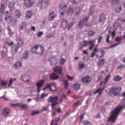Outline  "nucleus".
I'll list each match as a JSON object with an SVG mask.
<instances>
[{"instance_id":"2eb2a0df","label":"nucleus","mask_w":125,"mask_h":125,"mask_svg":"<svg viewBox=\"0 0 125 125\" xmlns=\"http://www.w3.org/2000/svg\"><path fill=\"white\" fill-rule=\"evenodd\" d=\"M40 49L39 50H36V52H34V53L36 54L40 55L43 52L44 48L42 46H40Z\"/></svg>"},{"instance_id":"cd10ccee","label":"nucleus","mask_w":125,"mask_h":125,"mask_svg":"<svg viewBox=\"0 0 125 125\" xmlns=\"http://www.w3.org/2000/svg\"><path fill=\"white\" fill-rule=\"evenodd\" d=\"M105 62V59H102L99 60L97 63V65L98 67H100L103 65Z\"/></svg>"},{"instance_id":"79ce46f5","label":"nucleus","mask_w":125,"mask_h":125,"mask_svg":"<svg viewBox=\"0 0 125 125\" xmlns=\"http://www.w3.org/2000/svg\"><path fill=\"white\" fill-rule=\"evenodd\" d=\"M82 104V102L80 101H78L74 104V106H78Z\"/></svg>"},{"instance_id":"72a5a7b5","label":"nucleus","mask_w":125,"mask_h":125,"mask_svg":"<svg viewBox=\"0 0 125 125\" xmlns=\"http://www.w3.org/2000/svg\"><path fill=\"white\" fill-rule=\"evenodd\" d=\"M63 83L65 88H67L68 87V81L67 80L64 79L63 80Z\"/></svg>"},{"instance_id":"ddd939ff","label":"nucleus","mask_w":125,"mask_h":125,"mask_svg":"<svg viewBox=\"0 0 125 125\" xmlns=\"http://www.w3.org/2000/svg\"><path fill=\"white\" fill-rule=\"evenodd\" d=\"M44 80H41L39 81L36 84V86L37 87V89L38 90V93H39L41 90L39 88L42 86L44 82Z\"/></svg>"},{"instance_id":"9d476101","label":"nucleus","mask_w":125,"mask_h":125,"mask_svg":"<svg viewBox=\"0 0 125 125\" xmlns=\"http://www.w3.org/2000/svg\"><path fill=\"white\" fill-rule=\"evenodd\" d=\"M55 82H52L47 85V87L50 90L53 91H55Z\"/></svg>"},{"instance_id":"bf43d9fd","label":"nucleus","mask_w":125,"mask_h":125,"mask_svg":"<svg viewBox=\"0 0 125 125\" xmlns=\"http://www.w3.org/2000/svg\"><path fill=\"white\" fill-rule=\"evenodd\" d=\"M53 37V35L51 34H49L47 35L46 36V38L47 39Z\"/></svg>"},{"instance_id":"de8ad7c7","label":"nucleus","mask_w":125,"mask_h":125,"mask_svg":"<svg viewBox=\"0 0 125 125\" xmlns=\"http://www.w3.org/2000/svg\"><path fill=\"white\" fill-rule=\"evenodd\" d=\"M39 113V112L37 111H34L32 112L31 115L32 116H34L38 114Z\"/></svg>"},{"instance_id":"5701e85b","label":"nucleus","mask_w":125,"mask_h":125,"mask_svg":"<svg viewBox=\"0 0 125 125\" xmlns=\"http://www.w3.org/2000/svg\"><path fill=\"white\" fill-rule=\"evenodd\" d=\"M62 26L63 28L67 27L68 26L67 21L65 19H64L62 20Z\"/></svg>"},{"instance_id":"680f3d73","label":"nucleus","mask_w":125,"mask_h":125,"mask_svg":"<svg viewBox=\"0 0 125 125\" xmlns=\"http://www.w3.org/2000/svg\"><path fill=\"white\" fill-rule=\"evenodd\" d=\"M102 39V37H100L99 38H98V43H99L100 42H101V40Z\"/></svg>"},{"instance_id":"473e14b6","label":"nucleus","mask_w":125,"mask_h":125,"mask_svg":"<svg viewBox=\"0 0 125 125\" xmlns=\"http://www.w3.org/2000/svg\"><path fill=\"white\" fill-rule=\"evenodd\" d=\"M75 12L76 15H78L80 13V9L79 7H76L75 8Z\"/></svg>"},{"instance_id":"423d86ee","label":"nucleus","mask_w":125,"mask_h":125,"mask_svg":"<svg viewBox=\"0 0 125 125\" xmlns=\"http://www.w3.org/2000/svg\"><path fill=\"white\" fill-rule=\"evenodd\" d=\"M10 112L11 110L9 108L5 107L2 110V115L5 116L7 117Z\"/></svg>"},{"instance_id":"0eeeda50","label":"nucleus","mask_w":125,"mask_h":125,"mask_svg":"<svg viewBox=\"0 0 125 125\" xmlns=\"http://www.w3.org/2000/svg\"><path fill=\"white\" fill-rule=\"evenodd\" d=\"M50 4V2L49 0H46L45 1L40 0L39 1V3L37 5V6L40 9H42L41 5L42 4H45V6H47Z\"/></svg>"},{"instance_id":"c03bdc74","label":"nucleus","mask_w":125,"mask_h":125,"mask_svg":"<svg viewBox=\"0 0 125 125\" xmlns=\"http://www.w3.org/2000/svg\"><path fill=\"white\" fill-rule=\"evenodd\" d=\"M80 0H71V1L73 4H77L79 2Z\"/></svg>"},{"instance_id":"f3484780","label":"nucleus","mask_w":125,"mask_h":125,"mask_svg":"<svg viewBox=\"0 0 125 125\" xmlns=\"http://www.w3.org/2000/svg\"><path fill=\"white\" fill-rule=\"evenodd\" d=\"M22 66V63L20 61H18L14 65V68L16 69H19Z\"/></svg>"},{"instance_id":"69168bd1","label":"nucleus","mask_w":125,"mask_h":125,"mask_svg":"<svg viewBox=\"0 0 125 125\" xmlns=\"http://www.w3.org/2000/svg\"><path fill=\"white\" fill-rule=\"evenodd\" d=\"M98 51V50L97 49H94L93 52L95 54Z\"/></svg>"},{"instance_id":"052dcab7","label":"nucleus","mask_w":125,"mask_h":125,"mask_svg":"<svg viewBox=\"0 0 125 125\" xmlns=\"http://www.w3.org/2000/svg\"><path fill=\"white\" fill-rule=\"evenodd\" d=\"M60 118H55L56 121H55V124L54 125H57V124Z\"/></svg>"},{"instance_id":"a19ab883","label":"nucleus","mask_w":125,"mask_h":125,"mask_svg":"<svg viewBox=\"0 0 125 125\" xmlns=\"http://www.w3.org/2000/svg\"><path fill=\"white\" fill-rule=\"evenodd\" d=\"M83 123L84 125H91L90 122L87 120L84 121L83 122Z\"/></svg>"},{"instance_id":"412c9836","label":"nucleus","mask_w":125,"mask_h":125,"mask_svg":"<svg viewBox=\"0 0 125 125\" xmlns=\"http://www.w3.org/2000/svg\"><path fill=\"white\" fill-rule=\"evenodd\" d=\"M25 18L29 19L31 18L32 13L31 11L27 10L25 12Z\"/></svg>"},{"instance_id":"4d7b16f0","label":"nucleus","mask_w":125,"mask_h":125,"mask_svg":"<svg viewBox=\"0 0 125 125\" xmlns=\"http://www.w3.org/2000/svg\"><path fill=\"white\" fill-rule=\"evenodd\" d=\"M110 76V75H108L105 79V82L104 83V84H105L108 81V78Z\"/></svg>"},{"instance_id":"3c124183","label":"nucleus","mask_w":125,"mask_h":125,"mask_svg":"<svg viewBox=\"0 0 125 125\" xmlns=\"http://www.w3.org/2000/svg\"><path fill=\"white\" fill-rule=\"evenodd\" d=\"M115 10L116 12L118 13H119L121 10V7H119V8H117Z\"/></svg>"},{"instance_id":"b1692460","label":"nucleus","mask_w":125,"mask_h":125,"mask_svg":"<svg viewBox=\"0 0 125 125\" xmlns=\"http://www.w3.org/2000/svg\"><path fill=\"white\" fill-rule=\"evenodd\" d=\"M50 78L51 80H54L58 78L59 77L57 75L52 73L50 75Z\"/></svg>"},{"instance_id":"603ef678","label":"nucleus","mask_w":125,"mask_h":125,"mask_svg":"<svg viewBox=\"0 0 125 125\" xmlns=\"http://www.w3.org/2000/svg\"><path fill=\"white\" fill-rule=\"evenodd\" d=\"M43 34V32L42 31H40L38 32L37 34V35L38 37H40Z\"/></svg>"},{"instance_id":"338daca9","label":"nucleus","mask_w":125,"mask_h":125,"mask_svg":"<svg viewBox=\"0 0 125 125\" xmlns=\"http://www.w3.org/2000/svg\"><path fill=\"white\" fill-rule=\"evenodd\" d=\"M2 98L4 100L6 101H7L8 100V99L6 97H5L4 95H3L2 97Z\"/></svg>"},{"instance_id":"8fccbe9b","label":"nucleus","mask_w":125,"mask_h":125,"mask_svg":"<svg viewBox=\"0 0 125 125\" xmlns=\"http://www.w3.org/2000/svg\"><path fill=\"white\" fill-rule=\"evenodd\" d=\"M48 108V106H44L42 108V111H44L47 110Z\"/></svg>"},{"instance_id":"7c9ffc66","label":"nucleus","mask_w":125,"mask_h":125,"mask_svg":"<svg viewBox=\"0 0 125 125\" xmlns=\"http://www.w3.org/2000/svg\"><path fill=\"white\" fill-rule=\"evenodd\" d=\"M5 5L4 4H1L0 10L1 13H3L4 12Z\"/></svg>"},{"instance_id":"bb28decb","label":"nucleus","mask_w":125,"mask_h":125,"mask_svg":"<svg viewBox=\"0 0 125 125\" xmlns=\"http://www.w3.org/2000/svg\"><path fill=\"white\" fill-rule=\"evenodd\" d=\"M105 88V87H104L102 89L99 88L94 93V94H95L97 93H98L99 95H100L101 94L102 92L104 89Z\"/></svg>"},{"instance_id":"9b49d317","label":"nucleus","mask_w":125,"mask_h":125,"mask_svg":"<svg viewBox=\"0 0 125 125\" xmlns=\"http://www.w3.org/2000/svg\"><path fill=\"white\" fill-rule=\"evenodd\" d=\"M33 3V2L31 0H26L24 2L25 6L28 8L30 7Z\"/></svg>"},{"instance_id":"864d4df0","label":"nucleus","mask_w":125,"mask_h":125,"mask_svg":"<svg viewBox=\"0 0 125 125\" xmlns=\"http://www.w3.org/2000/svg\"><path fill=\"white\" fill-rule=\"evenodd\" d=\"M13 81V79L12 78H10V80L9 81V84L8 85V86H9L11 85V83Z\"/></svg>"},{"instance_id":"774afa93","label":"nucleus","mask_w":125,"mask_h":125,"mask_svg":"<svg viewBox=\"0 0 125 125\" xmlns=\"http://www.w3.org/2000/svg\"><path fill=\"white\" fill-rule=\"evenodd\" d=\"M56 112L59 113H60L61 112V109L60 108H58L56 110Z\"/></svg>"},{"instance_id":"c756f323","label":"nucleus","mask_w":125,"mask_h":125,"mask_svg":"<svg viewBox=\"0 0 125 125\" xmlns=\"http://www.w3.org/2000/svg\"><path fill=\"white\" fill-rule=\"evenodd\" d=\"M39 46L36 45L33 46L31 50V51L33 53H34V52H36V50L38 48Z\"/></svg>"},{"instance_id":"4c0bfd02","label":"nucleus","mask_w":125,"mask_h":125,"mask_svg":"<svg viewBox=\"0 0 125 125\" xmlns=\"http://www.w3.org/2000/svg\"><path fill=\"white\" fill-rule=\"evenodd\" d=\"M19 105L21 108L24 109H26L27 107V105L26 104H22L21 105Z\"/></svg>"},{"instance_id":"c9c22d12","label":"nucleus","mask_w":125,"mask_h":125,"mask_svg":"<svg viewBox=\"0 0 125 125\" xmlns=\"http://www.w3.org/2000/svg\"><path fill=\"white\" fill-rule=\"evenodd\" d=\"M88 41H84L83 43L81 44V45L83 47H86L87 45H88Z\"/></svg>"},{"instance_id":"6ab92c4d","label":"nucleus","mask_w":125,"mask_h":125,"mask_svg":"<svg viewBox=\"0 0 125 125\" xmlns=\"http://www.w3.org/2000/svg\"><path fill=\"white\" fill-rule=\"evenodd\" d=\"M85 66L84 63L81 62H80L78 65V70L81 71L83 67Z\"/></svg>"},{"instance_id":"a878e982","label":"nucleus","mask_w":125,"mask_h":125,"mask_svg":"<svg viewBox=\"0 0 125 125\" xmlns=\"http://www.w3.org/2000/svg\"><path fill=\"white\" fill-rule=\"evenodd\" d=\"M100 52H99V53H100V55L97 54L96 55V57L98 58H100L102 57L105 54V52L103 50L100 49Z\"/></svg>"},{"instance_id":"e433bc0d","label":"nucleus","mask_w":125,"mask_h":125,"mask_svg":"<svg viewBox=\"0 0 125 125\" xmlns=\"http://www.w3.org/2000/svg\"><path fill=\"white\" fill-rule=\"evenodd\" d=\"M65 61L66 60L64 59L61 58L59 61L60 64H63L65 63Z\"/></svg>"},{"instance_id":"13d9d810","label":"nucleus","mask_w":125,"mask_h":125,"mask_svg":"<svg viewBox=\"0 0 125 125\" xmlns=\"http://www.w3.org/2000/svg\"><path fill=\"white\" fill-rule=\"evenodd\" d=\"M89 58L88 57L84 56L83 58V60L85 61H88Z\"/></svg>"},{"instance_id":"f257e3e1","label":"nucleus","mask_w":125,"mask_h":125,"mask_svg":"<svg viewBox=\"0 0 125 125\" xmlns=\"http://www.w3.org/2000/svg\"><path fill=\"white\" fill-rule=\"evenodd\" d=\"M123 108H125L124 105H120L119 107H116L114 110L112 111L111 112V116L108 121H112L113 123H114L121 110Z\"/></svg>"},{"instance_id":"39448f33","label":"nucleus","mask_w":125,"mask_h":125,"mask_svg":"<svg viewBox=\"0 0 125 125\" xmlns=\"http://www.w3.org/2000/svg\"><path fill=\"white\" fill-rule=\"evenodd\" d=\"M81 80L83 83L87 85L91 81V78L90 77L87 75L83 77Z\"/></svg>"},{"instance_id":"09e8293b","label":"nucleus","mask_w":125,"mask_h":125,"mask_svg":"<svg viewBox=\"0 0 125 125\" xmlns=\"http://www.w3.org/2000/svg\"><path fill=\"white\" fill-rule=\"evenodd\" d=\"M71 25H68V30H69L70 29H71L72 28V26L74 24V23L73 22H72L71 23Z\"/></svg>"},{"instance_id":"2f4dec72","label":"nucleus","mask_w":125,"mask_h":125,"mask_svg":"<svg viewBox=\"0 0 125 125\" xmlns=\"http://www.w3.org/2000/svg\"><path fill=\"white\" fill-rule=\"evenodd\" d=\"M7 31L8 32V34L10 35V36H11L13 34V33L12 32L10 29L9 27L8 26L7 27Z\"/></svg>"},{"instance_id":"4468645a","label":"nucleus","mask_w":125,"mask_h":125,"mask_svg":"<svg viewBox=\"0 0 125 125\" xmlns=\"http://www.w3.org/2000/svg\"><path fill=\"white\" fill-rule=\"evenodd\" d=\"M56 16V14L53 12L52 11L49 13L48 16V18L49 20L52 21L54 19Z\"/></svg>"},{"instance_id":"6e6552de","label":"nucleus","mask_w":125,"mask_h":125,"mask_svg":"<svg viewBox=\"0 0 125 125\" xmlns=\"http://www.w3.org/2000/svg\"><path fill=\"white\" fill-rule=\"evenodd\" d=\"M16 3V1L15 0H11L9 2L8 7L10 11L13 10Z\"/></svg>"},{"instance_id":"49530a36","label":"nucleus","mask_w":125,"mask_h":125,"mask_svg":"<svg viewBox=\"0 0 125 125\" xmlns=\"http://www.w3.org/2000/svg\"><path fill=\"white\" fill-rule=\"evenodd\" d=\"M121 38L119 37H116L115 39V41L116 42H120L121 41Z\"/></svg>"},{"instance_id":"20e7f679","label":"nucleus","mask_w":125,"mask_h":125,"mask_svg":"<svg viewBox=\"0 0 125 125\" xmlns=\"http://www.w3.org/2000/svg\"><path fill=\"white\" fill-rule=\"evenodd\" d=\"M121 88L120 87H112L109 89L110 93L108 94L109 95H111V92H112L114 96L118 95L120 92L121 91Z\"/></svg>"},{"instance_id":"58836bf2","label":"nucleus","mask_w":125,"mask_h":125,"mask_svg":"<svg viewBox=\"0 0 125 125\" xmlns=\"http://www.w3.org/2000/svg\"><path fill=\"white\" fill-rule=\"evenodd\" d=\"M88 42V45H92L93 44H94V43L95 42V40H92Z\"/></svg>"},{"instance_id":"c85d7f7f","label":"nucleus","mask_w":125,"mask_h":125,"mask_svg":"<svg viewBox=\"0 0 125 125\" xmlns=\"http://www.w3.org/2000/svg\"><path fill=\"white\" fill-rule=\"evenodd\" d=\"M122 79V78L119 75L114 76L113 78L114 80L115 81H118L121 80Z\"/></svg>"},{"instance_id":"aec40b11","label":"nucleus","mask_w":125,"mask_h":125,"mask_svg":"<svg viewBox=\"0 0 125 125\" xmlns=\"http://www.w3.org/2000/svg\"><path fill=\"white\" fill-rule=\"evenodd\" d=\"M14 15L16 17L19 18L21 16V11L19 10H16L15 11Z\"/></svg>"},{"instance_id":"393cba45","label":"nucleus","mask_w":125,"mask_h":125,"mask_svg":"<svg viewBox=\"0 0 125 125\" xmlns=\"http://www.w3.org/2000/svg\"><path fill=\"white\" fill-rule=\"evenodd\" d=\"M29 52L27 51H25L22 54V58L25 59H26L28 58Z\"/></svg>"},{"instance_id":"5fc2aeb1","label":"nucleus","mask_w":125,"mask_h":125,"mask_svg":"<svg viewBox=\"0 0 125 125\" xmlns=\"http://www.w3.org/2000/svg\"><path fill=\"white\" fill-rule=\"evenodd\" d=\"M110 38V36L109 35H107V36L106 38V42L107 43H109L110 42L109 40V39Z\"/></svg>"},{"instance_id":"f03ea898","label":"nucleus","mask_w":125,"mask_h":125,"mask_svg":"<svg viewBox=\"0 0 125 125\" xmlns=\"http://www.w3.org/2000/svg\"><path fill=\"white\" fill-rule=\"evenodd\" d=\"M66 7V5H65L63 6L61 5L59 7L60 17H62L64 15V12H65L66 14L68 15H71L73 14V10L71 8L68 9L65 12Z\"/></svg>"},{"instance_id":"4be33fe9","label":"nucleus","mask_w":125,"mask_h":125,"mask_svg":"<svg viewBox=\"0 0 125 125\" xmlns=\"http://www.w3.org/2000/svg\"><path fill=\"white\" fill-rule=\"evenodd\" d=\"M20 48V46L18 45H14L11 48V49L12 52H17Z\"/></svg>"},{"instance_id":"dca6fc26","label":"nucleus","mask_w":125,"mask_h":125,"mask_svg":"<svg viewBox=\"0 0 125 125\" xmlns=\"http://www.w3.org/2000/svg\"><path fill=\"white\" fill-rule=\"evenodd\" d=\"M53 70L54 71L59 74L62 73V67L61 66H56L53 68Z\"/></svg>"},{"instance_id":"f704fd0d","label":"nucleus","mask_w":125,"mask_h":125,"mask_svg":"<svg viewBox=\"0 0 125 125\" xmlns=\"http://www.w3.org/2000/svg\"><path fill=\"white\" fill-rule=\"evenodd\" d=\"M95 34V32L93 31H90L88 32V35L90 37L94 36Z\"/></svg>"},{"instance_id":"37998d69","label":"nucleus","mask_w":125,"mask_h":125,"mask_svg":"<svg viewBox=\"0 0 125 125\" xmlns=\"http://www.w3.org/2000/svg\"><path fill=\"white\" fill-rule=\"evenodd\" d=\"M58 24L56 23H53L52 27H50V31H51V29L53 28H56L58 26Z\"/></svg>"},{"instance_id":"a18cd8bd","label":"nucleus","mask_w":125,"mask_h":125,"mask_svg":"<svg viewBox=\"0 0 125 125\" xmlns=\"http://www.w3.org/2000/svg\"><path fill=\"white\" fill-rule=\"evenodd\" d=\"M67 77L68 79L70 81H72L74 77L73 76H71L68 75H67Z\"/></svg>"},{"instance_id":"a211bd4d","label":"nucleus","mask_w":125,"mask_h":125,"mask_svg":"<svg viewBox=\"0 0 125 125\" xmlns=\"http://www.w3.org/2000/svg\"><path fill=\"white\" fill-rule=\"evenodd\" d=\"M72 87L75 90H77L80 88V85L78 83H74L72 85Z\"/></svg>"},{"instance_id":"0e129e2a","label":"nucleus","mask_w":125,"mask_h":125,"mask_svg":"<svg viewBox=\"0 0 125 125\" xmlns=\"http://www.w3.org/2000/svg\"><path fill=\"white\" fill-rule=\"evenodd\" d=\"M119 44V43H116L113 45H112L111 46H110L109 47V48H112V47H114L116 45H118V44Z\"/></svg>"},{"instance_id":"f8f14e48","label":"nucleus","mask_w":125,"mask_h":125,"mask_svg":"<svg viewBox=\"0 0 125 125\" xmlns=\"http://www.w3.org/2000/svg\"><path fill=\"white\" fill-rule=\"evenodd\" d=\"M89 18V17H86L84 19H83V21L79 22V25H76V26H77L78 28V27L79 28H82L83 27V24H84V23L87 21L88 19Z\"/></svg>"},{"instance_id":"e2e57ef3","label":"nucleus","mask_w":125,"mask_h":125,"mask_svg":"<svg viewBox=\"0 0 125 125\" xmlns=\"http://www.w3.org/2000/svg\"><path fill=\"white\" fill-rule=\"evenodd\" d=\"M6 43L9 46H10L13 44V42H11L10 43L9 42H7Z\"/></svg>"},{"instance_id":"1a4fd4ad","label":"nucleus","mask_w":125,"mask_h":125,"mask_svg":"<svg viewBox=\"0 0 125 125\" xmlns=\"http://www.w3.org/2000/svg\"><path fill=\"white\" fill-rule=\"evenodd\" d=\"M49 60L51 65H55L57 62L58 58L55 56L50 57Z\"/></svg>"},{"instance_id":"7ed1b4c3","label":"nucleus","mask_w":125,"mask_h":125,"mask_svg":"<svg viewBox=\"0 0 125 125\" xmlns=\"http://www.w3.org/2000/svg\"><path fill=\"white\" fill-rule=\"evenodd\" d=\"M59 100L58 96H55L54 97L50 96L47 99V101L48 102H51V106L52 107H54L55 105L58 104L59 103L58 102Z\"/></svg>"},{"instance_id":"ea45409f","label":"nucleus","mask_w":125,"mask_h":125,"mask_svg":"<svg viewBox=\"0 0 125 125\" xmlns=\"http://www.w3.org/2000/svg\"><path fill=\"white\" fill-rule=\"evenodd\" d=\"M1 84L2 86H6L7 84V81H2L1 80L0 81Z\"/></svg>"},{"instance_id":"6e6d98bb","label":"nucleus","mask_w":125,"mask_h":125,"mask_svg":"<svg viewBox=\"0 0 125 125\" xmlns=\"http://www.w3.org/2000/svg\"><path fill=\"white\" fill-rule=\"evenodd\" d=\"M20 104L19 103H17L16 104H11L10 105V106L12 107H16L18 105H19Z\"/></svg>"}]
</instances>
